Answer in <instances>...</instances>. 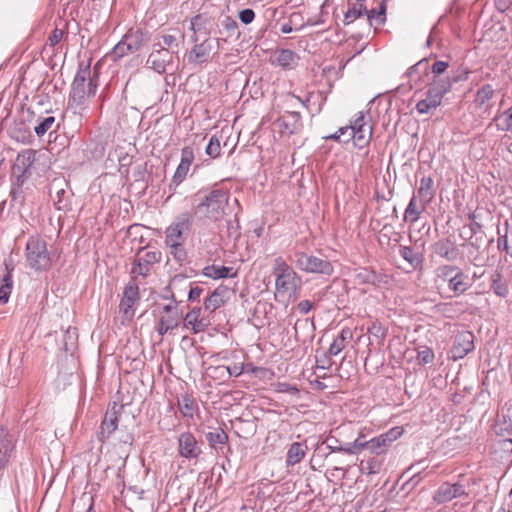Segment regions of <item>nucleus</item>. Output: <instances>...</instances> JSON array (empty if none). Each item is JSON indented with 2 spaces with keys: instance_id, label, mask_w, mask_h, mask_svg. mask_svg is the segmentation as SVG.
<instances>
[{
  "instance_id": "obj_38",
  "label": "nucleus",
  "mask_w": 512,
  "mask_h": 512,
  "mask_svg": "<svg viewBox=\"0 0 512 512\" xmlns=\"http://www.w3.org/2000/svg\"><path fill=\"white\" fill-rule=\"evenodd\" d=\"M491 289L497 296L502 298L507 297L509 293L508 285L502 279V274L498 271L494 272L491 276Z\"/></svg>"
},
{
  "instance_id": "obj_8",
  "label": "nucleus",
  "mask_w": 512,
  "mask_h": 512,
  "mask_svg": "<svg viewBox=\"0 0 512 512\" xmlns=\"http://www.w3.org/2000/svg\"><path fill=\"white\" fill-rule=\"evenodd\" d=\"M160 258V252L141 249L133 262L131 273L146 277L150 273L151 267L159 262Z\"/></svg>"
},
{
  "instance_id": "obj_6",
  "label": "nucleus",
  "mask_w": 512,
  "mask_h": 512,
  "mask_svg": "<svg viewBox=\"0 0 512 512\" xmlns=\"http://www.w3.org/2000/svg\"><path fill=\"white\" fill-rule=\"evenodd\" d=\"M194 46L187 54L188 63L193 65H203L211 59L212 55L217 53L219 45L215 47L216 39L206 37L202 42L198 43V35L192 36Z\"/></svg>"
},
{
  "instance_id": "obj_43",
  "label": "nucleus",
  "mask_w": 512,
  "mask_h": 512,
  "mask_svg": "<svg viewBox=\"0 0 512 512\" xmlns=\"http://www.w3.org/2000/svg\"><path fill=\"white\" fill-rule=\"evenodd\" d=\"M497 129L504 132H512V111L510 108L494 118Z\"/></svg>"
},
{
  "instance_id": "obj_27",
  "label": "nucleus",
  "mask_w": 512,
  "mask_h": 512,
  "mask_svg": "<svg viewBox=\"0 0 512 512\" xmlns=\"http://www.w3.org/2000/svg\"><path fill=\"white\" fill-rule=\"evenodd\" d=\"M419 202L428 205L435 196L434 182L430 176L422 177L418 188Z\"/></svg>"
},
{
  "instance_id": "obj_14",
  "label": "nucleus",
  "mask_w": 512,
  "mask_h": 512,
  "mask_svg": "<svg viewBox=\"0 0 512 512\" xmlns=\"http://www.w3.org/2000/svg\"><path fill=\"white\" fill-rule=\"evenodd\" d=\"M150 33L142 28H131L123 36L124 42L130 47L131 53L142 49L150 41Z\"/></svg>"
},
{
  "instance_id": "obj_53",
  "label": "nucleus",
  "mask_w": 512,
  "mask_h": 512,
  "mask_svg": "<svg viewBox=\"0 0 512 512\" xmlns=\"http://www.w3.org/2000/svg\"><path fill=\"white\" fill-rule=\"evenodd\" d=\"M435 358V354L433 350L429 347H424L422 350H419L417 353V359L420 364H429L432 363Z\"/></svg>"
},
{
  "instance_id": "obj_58",
  "label": "nucleus",
  "mask_w": 512,
  "mask_h": 512,
  "mask_svg": "<svg viewBox=\"0 0 512 512\" xmlns=\"http://www.w3.org/2000/svg\"><path fill=\"white\" fill-rule=\"evenodd\" d=\"M368 333L380 340H383L386 336V330L381 326L380 323L377 322L372 323V325L368 328Z\"/></svg>"
},
{
  "instance_id": "obj_21",
  "label": "nucleus",
  "mask_w": 512,
  "mask_h": 512,
  "mask_svg": "<svg viewBox=\"0 0 512 512\" xmlns=\"http://www.w3.org/2000/svg\"><path fill=\"white\" fill-rule=\"evenodd\" d=\"M201 308L195 307L184 317V327L191 329L194 333H200L206 330L208 323L201 317Z\"/></svg>"
},
{
  "instance_id": "obj_42",
  "label": "nucleus",
  "mask_w": 512,
  "mask_h": 512,
  "mask_svg": "<svg viewBox=\"0 0 512 512\" xmlns=\"http://www.w3.org/2000/svg\"><path fill=\"white\" fill-rule=\"evenodd\" d=\"M6 270H8L6 268ZM12 290V279L10 272L7 271L5 274L1 276L0 279V304H5L11 294Z\"/></svg>"
},
{
  "instance_id": "obj_3",
  "label": "nucleus",
  "mask_w": 512,
  "mask_h": 512,
  "mask_svg": "<svg viewBox=\"0 0 512 512\" xmlns=\"http://www.w3.org/2000/svg\"><path fill=\"white\" fill-rule=\"evenodd\" d=\"M273 274L276 276L275 286L278 294L295 293L299 288V276L283 257L279 256L274 259Z\"/></svg>"
},
{
  "instance_id": "obj_33",
  "label": "nucleus",
  "mask_w": 512,
  "mask_h": 512,
  "mask_svg": "<svg viewBox=\"0 0 512 512\" xmlns=\"http://www.w3.org/2000/svg\"><path fill=\"white\" fill-rule=\"evenodd\" d=\"M205 438L209 446L216 450L222 449L223 446L228 442V435L221 428H217L214 431L207 432L205 434Z\"/></svg>"
},
{
  "instance_id": "obj_10",
  "label": "nucleus",
  "mask_w": 512,
  "mask_h": 512,
  "mask_svg": "<svg viewBox=\"0 0 512 512\" xmlns=\"http://www.w3.org/2000/svg\"><path fill=\"white\" fill-rule=\"evenodd\" d=\"M474 349V335L470 331H461L455 335L450 355L453 360L464 358Z\"/></svg>"
},
{
  "instance_id": "obj_25",
  "label": "nucleus",
  "mask_w": 512,
  "mask_h": 512,
  "mask_svg": "<svg viewBox=\"0 0 512 512\" xmlns=\"http://www.w3.org/2000/svg\"><path fill=\"white\" fill-rule=\"evenodd\" d=\"M308 447L303 442H293L286 454L287 466H294L302 461L307 453Z\"/></svg>"
},
{
  "instance_id": "obj_19",
  "label": "nucleus",
  "mask_w": 512,
  "mask_h": 512,
  "mask_svg": "<svg viewBox=\"0 0 512 512\" xmlns=\"http://www.w3.org/2000/svg\"><path fill=\"white\" fill-rule=\"evenodd\" d=\"M495 97V90L490 84H485L479 88L475 94L474 104L477 109L489 112L492 107L491 101Z\"/></svg>"
},
{
  "instance_id": "obj_35",
  "label": "nucleus",
  "mask_w": 512,
  "mask_h": 512,
  "mask_svg": "<svg viewBox=\"0 0 512 512\" xmlns=\"http://www.w3.org/2000/svg\"><path fill=\"white\" fill-rule=\"evenodd\" d=\"M366 0H355V3L347 10L344 15V24L348 25L353 23L356 19L360 18L367 9L365 6Z\"/></svg>"
},
{
  "instance_id": "obj_54",
  "label": "nucleus",
  "mask_w": 512,
  "mask_h": 512,
  "mask_svg": "<svg viewBox=\"0 0 512 512\" xmlns=\"http://www.w3.org/2000/svg\"><path fill=\"white\" fill-rule=\"evenodd\" d=\"M345 127L349 128L348 133H350L351 130L356 131V130L367 129L370 126L367 125V123L365 122V115H364V113L363 112H359L358 116L355 119V121L353 122V124L350 125V126H345Z\"/></svg>"
},
{
  "instance_id": "obj_28",
  "label": "nucleus",
  "mask_w": 512,
  "mask_h": 512,
  "mask_svg": "<svg viewBox=\"0 0 512 512\" xmlns=\"http://www.w3.org/2000/svg\"><path fill=\"white\" fill-rule=\"evenodd\" d=\"M426 206L427 205H424L421 202L418 203L417 196L414 194L411 197V199L405 209L404 220L406 222H411V223L418 221L421 213L425 210Z\"/></svg>"
},
{
  "instance_id": "obj_24",
  "label": "nucleus",
  "mask_w": 512,
  "mask_h": 512,
  "mask_svg": "<svg viewBox=\"0 0 512 512\" xmlns=\"http://www.w3.org/2000/svg\"><path fill=\"white\" fill-rule=\"evenodd\" d=\"M442 103V98L433 93L431 90H427L426 98L420 100L416 104V110L420 114H431L437 109Z\"/></svg>"
},
{
  "instance_id": "obj_23",
  "label": "nucleus",
  "mask_w": 512,
  "mask_h": 512,
  "mask_svg": "<svg viewBox=\"0 0 512 512\" xmlns=\"http://www.w3.org/2000/svg\"><path fill=\"white\" fill-rule=\"evenodd\" d=\"M453 83L450 74H447V76L432 77L428 89L443 99L451 90Z\"/></svg>"
},
{
  "instance_id": "obj_26",
  "label": "nucleus",
  "mask_w": 512,
  "mask_h": 512,
  "mask_svg": "<svg viewBox=\"0 0 512 512\" xmlns=\"http://www.w3.org/2000/svg\"><path fill=\"white\" fill-rule=\"evenodd\" d=\"M181 317V312L175 302L174 304H167L163 307V315L160 317V320H163L168 327L175 329L178 327Z\"/></svg>"
},
{
  "instance_id": "obj_40",
  "label": "nucleus",
  "mask_w": 512,
  "mask_h": 512,
  "mask_svg": "<svg viewBox=\"0 0 512 512\" xmlns=\"http://www.w3.org/2000/svg\"><path fill=\"white\" fill-rule=\"evenodd\" d=\"M190 166L179 163L178 167L176 168V171L171 179V182L169 183V191L173 193L176 188L185 180L188 172H189Z\"/></svg>"
},
{
  "instance_id": "obj_57",
  "label": "nucleus",
  "mask_w": 512,
  "mask_h": 512,
  "mask_svg": "<svg viewBox=\"0 0 512 512\" xmlns=\"http://www.w3.org/2000/svg\"><path fill=\"white\" fill-rule=\"evenodd\" d=\"M255 16V12L250 8L243 9L238 13L239 20L245 25L252 23Z\"/></svg>"
},
{
  "instance_id": "obj_50",
  "label": "nucleus",
  "mask_w": 512,
  "mask_h": 512,
  "mask_svg": "<svg viewBox=\"0 0 512 512\" xmlns=\"http://www.w3.org/2000/svg\"><path fill=\"white\" fill-rule=\"evenodd\" d=\"M171 249L170 253L174 259L182 265L187 260V252L183 247V244L168 245Z\"/></svg>"
},
{
  "instance_id": "obj_39",
  "label": "nucleus",
  "mask_w": 512,
  "mask_h": 512,
  "mask_svg": "<svg viewBox=\"0 0 512 512\" xmlns=\"http://www.w3.org/2000/svg\"><path fill=\"white\" fill-rule=\"evenodd\" d=\"M38 124L34 127V131L38 137L44 136L47 132L55 131L58 125H55L56 119L54 116L39 117Z\"/></svg>"
},
{
  "instance_id": "obj_64",
  "label": "nucleus",
  "mask_w": 512,
  "mask_h": 512,
  "mask_svg": "<svg viewBox=\"0 0 512 512\" xmlns=\"http://www.w3.org/2000/svg\"><path fill=\"white\" fill-rule=\"evenodd\" d=\"M63 35H64V31L61 30V29H54L51 33V35L49 36V43L51 46H55L57 45L58 43H60V41L62 40L63 38Z\"/></svg>"
},
{
  "instance_id": "obj_56",
  "label": "nucleus",
  "mask_w": 512,
  "mask_h": 512,
  "mask_svg": "<svg viewBox=\"0 0 512 512\" xmlns=\"http://www.w3.org/2000/svg\"><path fill=\"white\" fill-rule=\"evenodd\" d=\"M194 161V150L191 146H185L181 150V163L191 166Z\"/></svg>"
},
{
  "instance_id": "obj_51",
  "label": "nucleus",
  "mask_w": 512,
  "mask_h": 512,
  "mask_svg": "<svg viewBox=\"0 0 512 512\" xmlns=\"http://www.w3.org/2000/svg\"><path fill=\"white\" fill-rule=\"evenodd\" d=\"M459 270L460 269L456 266L442 265L437 268L436 272L439 278L443 279L444 281H449V279H451Z\"/></svg>"
},
{
  "instance_id": "obj_61",
  "label": "nucleus",
  "mask_w": 512,
  "mask_h": 512,
  "mask_svg": "<svg viewBox=\"0 0 512 512\" xmlns=\"http://www.w3.org/2000/svg\"><path fill=\"white\" fill-rule=\"evenodd\" d=\"M470 71L467 68H459L457 71L450 74L454 83L465 81L468 79Z\"/></svg>"
},
{
  "instance_id": "obj_15",
  "label": "nucleus",
  "mask_w": 512,
  "mask_h": 512,
  "mask_svg": "<svg viewBox=\"0 0 512 512\" xmlns=\"http://www.w3.org/2000/svg\"><path fill=\"white\" fill-rule=\"evenodd\" d=\"M139 300V288L136 284H128L120 301L119 310L126 318L134 316V305Z\"/></svg>"
},
{
  "instance_id": "obj_18",
  "label": "nucleus",
  "mask_w": 512,
  "mask_h": 512,
  "mask_svg": "<svg viewBox=\"0 0 512 512\" xmlns=\"http://www.w3.org/2000/svg\"><path fill=\"white\" fill-rule=\"evenodd\" d=\"M230 290L227 286L217 287L204 301V309L209 312H214L216 309L222 307L229 299Z\"/></svg>"
},
{
  "instance_id": "obj_48",
  "label": "nucleus",
  "mask_w": 512,
  "mask_h": 512,
  "mask_svg": "<svg viewBox=\"0 0 512 512\" xmlns=\"http://www.w3.org/2000/svg\"><path fill=\"white\" fill-rule=\"evenodd\" d=\"M27 187H11L10 196L12 205L22 206L26 200Z\"/></svg>"
},
{
  "instance_id": "obj_1",
  "label": "nucleus",
  "mask_w": 512,
  "mask_h": 512,
  "mask_svg": "<svg viewBox=\"0 0 512 512\" xmlns=\"http://www.w3.org/2000/svg\"><path fill=\"white\" fill-rule=\"evenodd\" d=\"M229 194L223 189H214L206 194L194 209L200 220L218 221L225 215Z\"/></svg>"
},
{
  "instance_id": "obj_63",
  "label": "nucleus",
  "mask_w": 512,
  "mask_h": 512,
  "mask_svg": "<svg viewBox=\"0 0 512 512\" xmlns=\"http://www.w3.org/2000/svg\"><path fill=\"white\" fill-rule=\"evenodd\" d=\"M344 347L345 344H343V340L335 338L329 347L328 353L331 356H336L344 349Z\"/></svg>"
},
{
  "instance_id": "obj_7",
  "label": "nucleus",
  "mask_w": 512,
  "mask_h": 512,
  "mask_svg": "<svg viewBox=\"0 0 512 512\" xmlns=\"http://www.w3.org/2000/svg\"><path fill=\"white\" fill-rule=\"evenodd\" d=\"M192 217L188 213L180 215L166 230L165 243L167 245L183 244L185 235L190 230Z\"/></svg>"
},
{
  "instance_id": "obj_2",
  "label": "nucleus",
  "mask_w": 512,
  "mask_h": 512,
  "mask_svg": "<svg viewBox=\"0 0 512 512\" xmlns=\"http://www.w3.org/2000/svg\"><path fill=\"white\" fill-rule=\"evenodd\" d=\"M98 83L91 78L89 65H80L72 82L69 105L74 108H81L85 105L86 99L96 94Z\"/></svg>"
},
{
  "instance_id": "obj_31",
  "label": "nucleus",
  "mask_w": 512,
  "mask_h": 512,
  "mask_svg": "<svg viewBox=\"0 0 512 512\" xmlns=\"http://www.w3.org/2000/svg\"><path fill=\"white\" fill-rule=\"evenodd\" d=\"M232 267L209 265L203 269V275L212 279H222L236 276Z\"/></svg>"
},
{
  "instance_id": "obj_11",
  "label": "nucleus",
  "mask_w": 512,
  "mask_h": 512,
  "mask_svg": "<svg viewBox=\"0 0 512 512\" xmlns=\"http://www.w3.org/2000/svg\"><path fill=\"white\" fill-rule=\"evenodd\" d=\"M157 39L158 42L154 44V47L162 48L172 55L178 53L179 45L184 41L185 35L179 29H169L158 34Z\"/></svg>"
},
{
  "instance_id": "obj_20",
  "label": "nucleus",
  "mask_w": 512,
  "mask_h": 512,
  "mask_svg": "<svg viewBox=\"0 0 512 512\" xmlns=\"http://www.w3.org/2000/svg\"><path fill=\"white\" fill-rule=\"evenodd\" d=\"M218 28L216 30V34H225L223 38H216V44L219 45V42L227 41L228 38L234 36L237 33L238 23L235 19L227 15H220L217 17Z\"/></svg>"
},
{
  "instance_id": "obj_36",
  "label": "nucleus",
  "mask_w": 512,
  "mask_h": 512,
  "mask_svg": "<svg viewBox=\"0 0 512 512\" xmlns=\"http://www.w3.org/2000/svg\"><path fill=\"white\" fill-rule=\"evenodd\" d=\"M178 408L185 418H192L197 404L194 398L189 394H184L178 399Z\"/></svg>"
},
{
  "instance_id": "obj_46",
  "label": "nucleus",
  "mask_w": 512,
  "mask_h": 512,
  "mask_svg": "<svg viewBox=\"0 0 512 512\" xmlns=\"http://www.w3.org/2000/svg\"><path fill=\"white\" fill-rule=\"evenodd\" d=\"M131 51H130V47H128V45L126 44V42H124V39L122 38L115 46L114 48L112 49V51L108 54V57L112 60V61H117L121 58H123L124 56L130 54Z\"/></svg>"
},
{
  "instance_id": "obj_49",
  "label": "nucleus",
  "mask_w": 512,
  "mask_h": 512,
  "mask_svg": "<svg viewBox=\"0 0 512 512\" xmlns=\"http://www.w3.org/2000/svg\"><path fill=\"white\" fill-rule=\"evenodd\" d=\"M220 151H221L220 140L218 139L217 136L213 135L210 138V140L206 146L205 152L211 158H217L220 156Z\"/></svg>"
},
{
  "instance_id": "obj_60",
  "label": "nucleus",
  "mask_w": 512,
  "mask_h": 512,
  "mask_svg": "<svg viewBox=\"0 0 512 512\" xmlns=\"http://www.w3.org/2000/svg\"><path fill=\"white\" fill-rule=\"evenodd\" d=\"M331 452H341V453L353 455V454H357L358 450L356 448H354L353 443H345L344 445H340L338 447L331 448Z\"/></svg>"
},
{
  "instance_id": "obj_29",
  "label": "nucleus",
  "mask_w": 512,
  "mask_h": 512,
  "mask_svg": "<svg viewBox=\"0 0 512 512\" xmlns=\"http://www.w3.org/2000/svg\"><path fill=\"white\" fill-rule=\"evenodd\" d=\"M276 62L284 69H293L298 65L299 56L290 49L276 52Z\"/></svg>"
},
{
  "instance_id": "obj_37",
  "label": "nucleus",
  "mask_w": 512,
  "mask_h": 512,
  "mask_svg": "<svg viewBox=\"0 0 512 512\" xmlns=\"http://www.w3.org/2000/svg\"><path fill=\"white\" fill-rule=\"evenodd\" d=\"M400 256L405 259L412 268L416 269L422 264L421 255L414 250V248L409 246H400L399 248Z\"/></svg>"
},
{
  "instance_id": "obj_52",
  "label": "nucleus",
  "mask_w": 512,
  "mask_h": 512,
  "mask_svg": "<svg viewBox=\"0 0 512 512\" xmlns=\"http://www.w3.org/2000/svg\"><path fill=\"white\" fill-rule=\"evenodd\" d=\"M448 67V62L435 61L431 66L432 77L447 76Z\"/></svg>"
},
{
  "instance_id": "obj_12",
  "label": "nucleus",
  "mask_w": 512,
  "mask_h": 512,
  "mask_svg": "<svg viewBox=\"0 0 512 512\" xmlns=\"http://www.w3.org/2000/svg\"><path fill=\"white\" fill-rule=\"evenodd\" d=\"M468 496L464 486L460 483L450 484L449 482L442 483L433 495V500L437 504L447 503L455 498Z\"/></svg>"
},
{
  "instance_id": "obj_41",
  "label": "nucleus",
  "mask_w": 512,
  "mask_h": 512,
  "mask_svg": "<svg viewBox=\"0 0 512 512\" xmlns=\"http://www.w3.org/2000/svg\"><path fill=\"white\" fill-rule=\"evenodd\" d=\"M301 126V115L299 112H289L287 117H283V127L290 134L296 133Z\"/></svg>"
},
{
  "instance_id": "obj_30",
  "label": "nucleus",
  "mask_w": 512,
  "mask_h": 512,
  "mask_svg": "<svg viewBox=\"0 0 512 512\" xmlns=\"http://www.w3.org/2000/svg\"><path fill=\"white\" fill-rule=\"evenodd\" d=\"M34 162V152L31 150H27L21 154H19L16 158V162L12 169V174L16 173H27L29 168L32 166Z\"/></svg>"
},
{
  "instance_id": "obj_9",
  "label": "nucleus",
  "mask_w": 512,
  "mask_h": 512,
  "mask_svg": "<svg viewBox=\"0 0 512 512\" xmlns=\"http://www.w3.org/2000/svg\"><path fill=\"white\" fill-rule=\"evenodd\" d=\"M217 26V16L207 11L197 14L190 20V30L194 32L193 35L203 33L208 37L212 33L216 34Z\"/></svg>"
},
{
  "instance_id": "obj_45",
  "label": "nucleus",
  "mask_w": 512,
  "mask_h": 512,
  "mask_svg": "<svg viewBox=\"0 0 512 512\" xmlns=\"http://www.w3.org/2000/svg\"><path fill=\"white\" fill-rule=\"evenodd\" d=\"M368 444V450L376 455L384 453L389 447V445L385 441V438L382 435H379L368 440Z\"/></svg>"
},
{
  "instance_id": "obj_55",
  "label": "nucleus",
  "mask_w": 512,
  "mask_h": 512,
  "mask_svg": "<svg viewBox=\"0 0 512 512\" xmlns=\"http://www.w3.org/2000/svg\"><path fill=\"white\" fill-rule=\"evenodd\" d=\"M402 434V428L401 427H394L387 431L386 433L381 434L384 438L387 444L390 446L395 440H397Z\"/></svg>"
},
{
  "instance_id": "obj_16",
  "label": "nucleus",
  "mask_w": 512,
  "mask_h": 512,
  "mask_svg": "<svg viewBox=\"0 0 512 512\" xmlns=\"http://www.w3.org/2000/svg\"><path fill=\"white\" fill-rule=\"evenodd\" d=\"M172 60V55L170 52L165 51L162 48H155L148 56L146 64L149 68L157 72L158 74H163L166 71V66Z\"/></svg>"
},
{
  "instance_id": "obj_59",
  "label": "nucleus",
  "mask_w": 512,
  "mask_h": 512,
  "mask_svg": "<svg viewBox=\"0 0 512 512\" xmlns=\"http://www.w3.org/2000/svg\"><path fill=\"white\" fill-rule=\"evenodd\" d=\"M210 375L213 378L227 379L228 366L220 365L209 368Z\"/></svg>"
},
{
  "instance_id": "obj_34",
  "label": "nucleus",
  "mask_w": 512,
  "mask_h": 512,
  "mask_svg": "<svg viewBox=\"0 0 512 512\" xmlns=\"http://www.w3.org/2000/svg\"><path fill=\"white\" fill-rule=\"evenodd\" d=\"M371 136L372 127L356 131L351 130L350 133H348V137L344 139V141L348 142L350 139H353L355 146L361 149L368 145Z\"/></svg>"
},
{
  "instance_id": "obj_22",
  "label": "nucleus",
  "mask_w": 512,
  "mask_h": 512,
  "mask_svg": "<svg viewBox=\"0 0 512 512\" xmlns=\"http://www.w3.org/2000/svg\"><path fill=\"white\" fill-rule=\"evenodd\" d=\"M433 251L436 255L448 261L457 259L458 251L455 245L449 239H441L433 245Z\"/></svg>"
},
{
  "instance_id": "obj_47",
  "label": "nucleus",
  "mask_w": 512,
  "mask_h": 512,
  "mask_svg": "<svg viewBox=\"0 0 512 512\" xmlns=\"http://www.w3.org/2000/svg\"><path fill=\"white\" fill-rule=\"evenodd\" d=\"M385 6L381 4L380 10L376 11L375 9L367 10V21L369 22L370 26H372L374 23L377 25L384 24L386 18H385Z\"/></svg>"
},
{
  "instance_id": "obj_44",
  "label": "nucleus",
  "mask_w": 512,
  "mask_h": 512,
  "mask_svg": "<svg viewBox=\"0 0 512 512\" xmlns=\"http://www.w3.org/2000/svg\"><path fill=\"white\" fill-rule=\"evenodd\" d=\"M382 462L376 457H371L360 464V470L367 475L377 474L380 472Z\"/></svg>"
},
{
  "instance_id": "obj_32",
  "label": "nucleus",
  "mask_w": 512,
  "mask_h": 512,
  "mask_svg": "<svg viewBox=\"0 0 512 512\" xmlns=\"http://www.w3.org/2000/svg\"><path fill=\"white\" fill-rule=\"evenodd\" d=\"M467 279V276L464 275L463 271L460 269L451 279H449L448 286L455 295H461L467 291L470 286Z\"/></svg>"
},
{
  "instance_id": "obj_5",
  "label": "nucleus",
  "mask_w": 512,
  "mask_h": 512,
  "mask_svg": "<svg viewBox=\"0 0 512 512\" xmlns=\"http://www.w3.org/2000/svg\"><path fill=\"white\" fill-rule=\"evenodd\" d=\"M295 265L298 269L306 273L331 276L334 272L333 265L330 261L304 252L295 253Z\"/></svg>"
},
{
  "instance_id": "obj_62",
  "label": "nucleus",
  "mask_w": 512,
  "mask_h": 512,
  "mask_svg": "<svg viewBox=\"0 0 512 512\" xmlns=\"http://www.w3.org/2000/svg\"><path fill=\"white\" fill-rule=\"evenodd\" d=\"M497 245L499 250L506 251V253L512 258V245L509 246L508 244L507 234L502 235L498 238Z\"/></svg>"
},
{
  "instance_id": "obj_4",
  "label": "nucleus",
  "mask_w": 512,
  "mask_h": 512,
  "mask_svg": "<svg viewBox=\"0 0 512 512\" xmlns=\"http://www.w3.org/2000/svg\"><path fill=\"white\" fill-rule=\"evenodd\" d=\"M26 258L30 268L46 270L51 263L46 241L37 237L30 238L26 244Z\"/></svg>"
},
{
  "instance_id": "obj_17",
  "label": "nucleus",
  "mask_w": 512,
  "mask_h": 512,
  "mask_svg": "<svg viewBox=\"0 0 512 512\" xmlns=\"http://www.w3.org/2000/svg\"><path fill=\"white\" fill-rule=\"evenodd\" d=\"M119 422V412L116 411L115 406L113 409L108 410L100 426V431L97 438L102 443L105 442L111 434L117 429Z\"/></svg>"
},
{
  "instance_id": "obj_13",
  "label": "nucleus",
  "mask_w": 512,
  "mask_h": 512,
  "mask_svg": "<svg viewBox=\"0 0 512 512\" xmlns=\"http://www.w3.org/2000/svg\"><path fill=\"white\" fill-rule=\"evenodd\" d=\"M179 454L186 459H197L202 450L195 436L190 432H183L178 438Z\"/></svg>"
}]
</instances>
